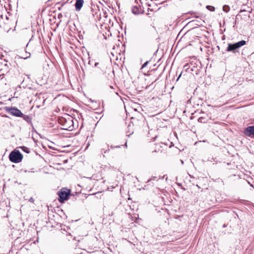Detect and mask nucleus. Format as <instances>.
Returning <instances> with one entry per match:
<instances>
[{"mask_svg": "<svg viewBox=\"0 0 254 254\" xmlns=\"http://www.w3.org/2000/svg\"><path fill=\"white\" fill-rule=\"evenodd\" d=\"M246 41L242 40L237 42L228 43V46L226 49V51L231 52L235 55L240 54V49L246 44Z\"/></svg>", "mask_w": 254, "mask_h": 254, "instance_id": "f257e3e1", "label": "nucleus"}, {"mask_svg": "<svg viewBox=\"0 0 254 254\" xmlns=\"http://www.w3.org/2000/svg\"><path fill=\"white\" fill-rule=\"evenodd\" d=\"M57 194L59 196V201L61 203H63L69 199V197L71 195V190L66 188H63L58 191Z\"/></svg>", "mask_w": 254, "mask_h": 254, "instance_id": "f03ea898", "label": "nucleus"}, {"mask_svg": "<svg viewBox=\"0 0 254 254\" xmlns=\"http://www.w3.org/2000/svg\"><path fill=\"white\" fill-rule=\"evenodd\" d=\"M22 154L19 150L16 149L12 151L9 155V159L12 163H19L22 161Z\"/></svg>", "mask_w": 254, "mask_h": 254, "instance_id": "7ed1b4c3", "label": "nucleus"}, {"mask_svg": "<svg viewBox=\"0 0 254 254\" xmlns=\"http://www.w3.org/2000/svg\"><path fill=\"white\" fill-rule=\"evenodd\" d=\"M59 126L56 121H53V123L49 122V136L58 135L60 134Z\"/></svg>", "mask_w": 254, "mask_h": 254, "instance_id": "20e7f679", "label": "nucleus"}, {"mask_svg": "<svg viewBox=\"0 0 254 254\" xmlns=\"http://www.w3.org/2000/svg\"><path fill=\"white\" fill-rule=\"evenodd\" d=\"M5 110L10 114L15 117H20L23 115V113L21 111L16 107H5Z\"/></svg>", "mask_w": 254, "mask_h": 254, "instance_id": "39448f33", "label": "nucleus"}, {"mask_svg": "<svg viewBox=\"0 0 254 254\" xmlns=\"http://www.w3.org/2000/svg\"><path fill=\"white\" fill-rule=\"evenodd\" d=\"M243 133L246 136L254 138V125L245 127Z\"/></svg>", "mask_w": 254, "mask_h": 254, "instance_id": "423d86ee", "label": "nucleus"}, {"mask_svg": "<svg viewBox=\"0 0 254 254\" xmlns=\"http://www.w3.org/2000/svg\"><path fill=\"white\" fill-rule=\"evenodd\" d=\"M144 11V10L141 8L140 6L134 5L131 8V12L134 15L143 14Z\"/></svg>", "mask_w": 254, "mask_h": 254, "instance_id": "0eeeda50", "label": "nucleus"}, {"mask_svg": "<svg viewBox=\"0 0 254 254\" xmlns=\"http://www.w3.org/2000/svg\"><path fill=\"white\" fill-rule=\"evenodd\" d=\"M51 215L50 213L49 212V216ZM49 219H50V217H49ZM55 227L57 228V229H58L59 231L61 230H63V228H62V224L59 223L57 222H54V224L50 220H49V227Z\"/></svg>", "mask_w": 254, "mask_h": 254, "instance_id": "6e6552de", "label": "nucleus"}, {"mask_svg": "<svg viewBox=\"0 0 254 254\" xmlns=\"http://www.w3.org/2000/svg\"><path fill=\"white\" fill-rule=\"evenodd\" d=\"M83 3L84 0H76L74 4L75 10L76 11H79L83 6Z\"/></svg>", "mask_w": 254, "mask_h": 254, "instance_id": "1a4fd4ad", "label": "nucleus"}, {"mask_svg": "<svg viewBox=\"0 0 254 254\" xmlns=\"http://www.w3.org/2000/svg\"><path fill=\"white\" fill-rule=\"evenodd\" d=\"M188 13L190 14L191 15H193V17L196 18H200L201 20V18L203 17V15L202 14L196 12V11H190L188 12Z\"/></svg>", "mask_w": 254, "mask_h": 254, "instance_id": "9d476101", "label": "nucleus"}, {"mask_svg": "<svg viewBox=\"0 0 254 254\" xmlns=\"http://www.w3.org/2000/svg\"><path fill=\"white\" fill-rule=\"evenodd\" d=\"M67 119L64 118H59L58 122L61 125L64 127H67V125H66V123H65V121H67Z\"/></svg>", "mask_w": 254, "mask_h": 254, "instance_id": "9b49d317", "label": "nucleus"}, {"mask_svg": "<svg viewBox=\"0 0 254 254\" xmlns=\"http://www.w3.org/2000/svg\"><path fill=\"white\" fill-rule=\"evenodd\" d=\"M65 123H66V125H67V127H70V126H72V125L73 124V121L71 117H68L67 121H65Z\"/></svg>", "mask_w": 254, "mask_h": 254, "instance_id": "f8f14e48", "label": "nucleus"}, {"mask_svg": "<svg viewBox=\"0 0 254 254\" xmlns=\"http://www.w3.org/2000/svg\"><path fill=\"white\" fill-rule=\"evenodd\" d=\"M199 23H200L199 20H193L188 22L187 25H191L193 26V25H195L199 26L200 25L198 24Z\"/></svg>", "mask_w": 254, "mask_h": 254, "instance_id": "ddd939ff", "label": "nucleus"}, {"mask_svg": "<svg viewBox=\"0 0 254 254\" xmlns=\"http://www.w3.org/2000/svg\"><path fill=\"white\" fill-rule=\"evenodd\" d=\"M27 123L31 122V118L29 115H25L23 114V115L21 117Z\"/></svg>", "mask_w": 254, "mask_h": 254, "instance_id": "4468645a", "label": "nucleus"}, {"mask_svg": "<svg viewBox=\"0 0 254 254\" xmlns=\"http://www.w3.org/2000/svg\"><path fill=\"white\" fill-rule=\"evenodd\" d=\"M198 122L201 123H206L207 122V119L205 117H201L198 119Z\"/></svg>", "mask_w": 254, "mask_h": 254, "instance_id": "2eb2a0df", "label": "nucleus"}, {"mask_svg": "<svg viewBox=\"0 0 254 254\" xmlns=\"http://www.w3.org/2000/svg\"><path fill=\"white\" fill-rule=\"evenodd\" d=\"M230 9V6L228 5H224L223 6V10L225 12H228Z\"/></svg>", "mask_w": 254, "mask_h": 254, "instance_id": "dca6fc26", "label": "nucleus"}, {"mask_svg": "<svg viewBox=\"0 0 254 254\" xmlns=\"http://www.w3.org/2000/svg\"><path fill=\"white\" fill-rule=\"evenodd\" d=\"M108 148L107 149H105L104 148H102L101 150V153H106L110 151V149L109 148V145H107ZM103 157H105V155L104 154H102Z\"/></svg>", "mask_w": 254, "mask_h": 254, "instance_id": "f3484780", "label": "nucleus"}, {"mask_svg": "<svg viewBox=\"0 0 254 254\" xmlns=\"http://www.w3.org/2000/svg\"><path fill=\"white\" fill-rule=\"evenodd\" d=\"M206 7L208 10H209L210 11H214L215 9V7L212 5H207Z\"/></svg>", "mask_w": 254, "mask_h": 254, "instance_id": "a211bd4d", "label": "nucleus"}, {"mask_svg": "<svg viewBox=\"0 0 254 254\" xmlns=\"http://www.w3.org/2000/svg\"><path fill=\"white\" fill-rule=\"evenodd\" d=\"M21 148L22 150L24 152H26V153H29V152H30L29 148H28V147H25V146H22V147H21Z\"/></svg>", "mask_w": 254, "mask_h": 254, "instance_id": "6ab92c4d", "label": "nucleus"}, {"mask_svg": "<svg viewBox=\"0 0 254 254\" xmlns=\"http://www.w3.org/2000/svg\"><path fill=\"white\" fill-rule=\"evenodd\" d=\"M52 78V80L51 81V82L53 83V84H56L57 83V75H54V76Z\"/></svg>", "mask_w": 254, "mask_h": 254, "instance_id": "aec40b11", "label": "nucleus"}, {"mask_svg": "<svg viewBox=\"0 0 254 254\" xmlns=\"http://www.w3.org/2000/svg\"><path fill=\"white\" fill-rule=\"evenodd\" d=\"M150 61V60H149V61H146V62H145V63H144L142 65L141 68H143L147 66V65L149 63V62Z\"/></svg>", "mask_w": 254, "mask_h": 254, "instance_id": "412c9836", "label": "nucleus"}, {"mask_svg": "<svg viewBox=\"0 0 254 254\" xmlns=\"http://www.w3.org/2000/svg\"><path fill=\"white\" fill-rule=\"evenodd\" d=\"M4 74L1 72V70H0V80H1L4 77Z\"/></svg>", "mask_w": 254, "mask_h": 254, "instance_id": "4be33fe9", "label": "nucleus"}, {"mask_svg": "<svg viewBox=\"0 0 254 254\" xmlns=\"http://www.w3.org/2000/svg\"><path fill=\"white\" fill-rule=\"evenodd\" d=\"M157 179V177H152L150 179H149L148 181V182L151 181H155Z\"/></svg>", "mask_w": 254, "mask_h": 254, "instance_id": "5701e85b", "label": "nucleus"}, {"mask_svg": "<svg viewBox=\"0 0 254 254\" xmlns=\"http://www.w3.org/2000/svg\"><path fill=\"white\" fill-rule=\"evenodd\" d=\"M238 15H237L236 17V18L234 22V25L233 27H235V25L237 24V19L238 18Z\"/></svg>", "mask_w": 254, "mask_h": 254, "instance_id": "b1692460", "label": "nucleus"}, {"mask_svg": "<svg viewBox=\"0 0 254 254\" xmlns=\"http://www.w3.org/2000/svg\"><path fill=\"white\" fill-rule=\"evenodd\" d=\"M30 53H28V55H26V56L24 57H23V58L24 59H26L28 58L29 57H30Z\"/></svg>", "mask_w": 254, "mask_h": 254, "instance_id": "393cba45", "label": "nucleus"}, {"mask_svg": "<svg viewBox=\"0 0 254 254\" xmlns=\"http://www.w3.org/2000/svg\"><path fill=\"white\" fill-rule=\"evenodd\" d=\"M188 64H186L185 66H184V68H186V69L188 70L189 69L190 66H189L188 67Z\"/></svg>", "mask_w": 254, "mask_h": 254, "instance_id": "a878e982", "label": "nucleus"}, {"mask_svg": "<svg viewBox=\"0 0 254 254\" xmlns=\"http://www.w3.org/2000/svg\"><path fill=\"white\" fill-rule=\"evenodd\" d=\"M29 201L30 202H34V199H33V198L31 197V198L29 199Z\"/></svg>", "mask_w": 254, "mask_h": 254, "instance_id": "bb28decb", "label": "nucleus"}, {"mask_svg": "<svg viewBox=\"0 0 254 254\" xmlns=\"http://www.w3.org/2000/svg\"><path fill=\"white\" fill-rule=\"evenodd\" d=\"M243 12H247V11L245 9H241L240 11V13H242Z\"/></svg>", "mask_w": 254, "mask_h": 254, "instance_id": "cd10ccee", "label": "nucleus"}, {"mask_svg": "<svg viewBox=\"0 0 254 254\" xmlns=\"http://www.w3.org/2000/svg\"><path fill=\"white\" fill-rule=\"evenodd\" d=\"M46 9V6L44 7L42 10V12H43Z\"/></svg>", "mask_w": 254, "mask_h": 254, "instance_id": "c85d7f7f", "label": "nucleus"}, {"mask_svg": "<svg viewBox=\"0 0 254 254\" xmlns=\"http://www.w3.org/2000/svg\"><path fill=\"white\" fill-rule=\"evenodd\" d=\"M194 68H195V66H193L191 68H190V70L191 71H193L194 69Z\"/></svg>", "mask_w": 254, "mask_h": 254, "instance_id": "c756f323", "label": "nucleus"}, {"mask_svg": "<svg viewBox=\"0 0 254 254\" xmlns=\"http://www.w3.org/2000/svg\"><path fill=\"white\" fill-rule=\"evenodd\" d=\"M181 75H182V73H181L180 74L179 76H178V78H177V81H178V80H179V78H180V77H181Z\"/></svg>", "mask_w": 254, "mask_h": 254, "instance_id": "7c9ffc66", "label": "nucleus"}, {"mask_svg": "<svg viewBox=\"0 0 254 254\" xmlns=\"http://www.w3.org/2000/svg\"><path fill=\"white\" fill-rule=\"evenodd\" d=\"M98 64H99V63H95L94 64V66H97V65H98Z\"/></svg>", "mask_w": 254, "mask_h": 254, "instance_id": "2f4dec72", "label": "nucleus"}, {"mask_svg": "<svg viewBox=\"0 0 254 254\" xmlns=\"http://www.w3.org/2000/svg\"><path fill=\"white\" fill-rule=\"evenodd\" d=\"M246 12H247V13H246H246H244V15H246V16H247V15H248L249 14H248V13H249V12L247 11Z\"/></svg>", "mask_w": 254, "mask_h": 254, "instance_id": "473e14b6", "label": "nucleus"}, {"mask_svg": "<svg viewBox=\"0 0 254 254\" xmlns=\"http://www.w3.org/2000/svg\"><path fill=\"white\" fill-rule=\"evenodd\" d=\"M48 147H49V149H50V148H53V147H52V146H51V145H50V144H49Z\"/></svg>", "mask_w": 254, "mask_h": 254, "instance_id": "72a5a7b5", "label": "nucleus"}, {"mask_svg": "<svg viewBox=\"0 0 254 254\" xmlns=\"http://www.w3.org/2000/svg\"><path fill=\"white\" fill-rule=\"evenodd\" d=\"M115 148H120V146H119V145L115 146Z\"/></svg>", "mask_w": 254, "mask_h": 254, "instance_id": "f704fd0d", "label": "nucleus"}, {"mask_svg": "<svg viewBox=\"0 0 254 254\" xmlns=\"http://www.w3.org/2000/svg\"><path fill=\"white\" fill-rule=\"evenodd\" d=\"M227 227V225H226V224H223V228H225V227Z\"/></svg>", "mask_w": 254, "mask_h": 254, "instance_id": "c9c22d12", "label": "nucleus"}, {"mask_svg": "<svg viewBox=\"0 0 254 254\" xmlns=\"http://www.w3.org/2000/svg\"><path fill=\"white\" fill-rule=\"evenodd\" d=\"M115 148V146H113V145H111L110 146V148L112 149V148Z\"/></svg>", "mask_w": 254, "mask_h": 254, "instance_id": "e433bc0d", "label": "nucleus"}, {"mask_svg": "<svg viewBox=\"0 0 254 254\" xmlns=\"http://www.w3.org/2000/svg\"><path fill=\"white\" fill-rule=\"evenodd\" d=\"M91 61H89L88 62V64H91Z\"/></svg>", "mask_w": 254, "mask_h": 254, "instance_id": "4c0bfd02", "label": "nucleus"}, {"mask_svg": "<svg viewBox=\"0 0 254 254\" xmlns=\"http://www.w3.org/2000/svg\"><path fill=\"white\" fill-rule=\"evenodd\" d=\"M49 141L51 143H52V144H54V142H52V141H51L49 139Z\"/></svg>", "mask_w": 254, "mask_h": 254, "instance_id": "58836bf2", "label": "nucleus"}, {"mask_svg": "<svg viewBox=\"0 0 254 254\" xmlns=\"http://www.w3.org/2000/svg\"><path fill=\"white\" fill-rule=\"evenodd\" d=\"M51 20H51V18H49V21H51Z\"/></svg>", "mask_w": 254, "mask_h": 254, "instance_id": "ea45409f", "label": "nucleus"}, {"mask_svg": "<svg viewBox=\"0 0 254 254\" xmlns=\"http://www.w3.org/2000/svg\"><path fill=\"white\" fill-rule=\"evenodd\" d=\"M181 163H182V164H183L184 163V161L183 160H181Z\"/></svg>", "mask_w": 254, "mask_h": 254, "instance_id": "a19ab883", "label": "nucleus"}, {"mask_svg": "<svg viewBox=\"0 0 254 254\" xmlns=\"http://www.w3.org/2000/svg\"><path fill=\"white\" fill-rule=\"evenodd\" d=\"M125 146H126V147L127 146V143L125 144Z\"/></svg>", "mask_w": 254, "mask_h": 254, "instance_id": "79ce46f5", "label": "nucleus"}, {"mask_svg": "<svg viewBox=\"0 0 254 254\" xmlns=\"http://www.w3.org/2000/svg\"><path fill=\"white\" fill-rule=\"evenodd\" d=\"M125 146H126V147L127 146V143L125 144Z\"/></svg>", "mask_w": 254, "mask_h": 254, "instance_id": "37998d69", "label": "nucleus"}, {"mask_svg": "<svg viewBox=\"0 0 254 254\" xmlns=\"http://www.w3.org/2000/svg\"><path fill=\"white\" fill-rule=\"evenodd\" d=\"M29 44V43H28L27 44V46H28Z\"/></svg>", "mask_w": 254, "mask_h": 254, "instance_id": "c03bdc74", "label": "nucleus"}]
</instances>
